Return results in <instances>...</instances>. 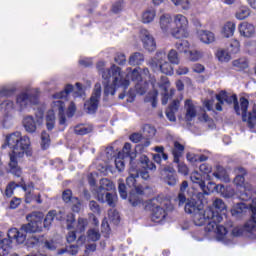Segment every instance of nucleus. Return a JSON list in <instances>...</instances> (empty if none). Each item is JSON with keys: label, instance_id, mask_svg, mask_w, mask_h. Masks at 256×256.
<instances>
[{"label": "nucleus", "instance_id": "nucleus-1", "mask_svg": "<svg viewBox=\"0 0 256 256\" xmlns=\"http://www.w3.org/2000/svg\"><path fill=\"white\" fill-rule=\"evenodd\" d=\"M139 169L130 168V175L126 178V185L132 189L129 193L128 201L132 207H141L143 205V198L145 195V188L141 184H137V179L141 177L144 181H149L151 175L149 171H157V166L148 155L142 154L138 159Z\"/></svg>", "mask_w": 256, "mask_h": 256}, {"label": "nucleus", "instance_id": "nucleus-2", "mask_svg": "<svg viewBox=\"0 0 256 256\" xmlns=\"http://www.w3.org/2000/svg\"><path fill=\"white\" fill-rule=\"evenodd\" d=\"M6 147H9L11 150L9 153L10 161L8 163L9 173L15 177H21V175H23V170L19 167L17 158L22 159L25 155H27V157L33 155V150H31V139L29 136H23L21 132L16 131L6 135L2 149H5Z\"/></svg>", "mask_w": 256, "mask_h": 256}, {"label": "nucleus", "instance_id": "nucleus-3", "mask_svg": "<svg viewBox=\"0 0 256 256\" xmlns=\"http://www.w3.org/2000/svg\"><path fill=\"white\" fill-rule=\"evenodd\" d=\"M57 217V210H50L46 216L42 212H32L26 216L27 224L21 226V231L24 233H41L44 229H49Z\"/></svg>", "mask_w": 256, "mask_h": 256}, {"label": "nucleus", "instance_id": "nucleus-4", "mask_svg": "<svg viewBox=\"0 0 256 256\" xmlns=\"http://www.w3.org/2000/svg\"><path fill=\"white\" fill-rule=\"evenodd\" d=\"M184 211L188 215H192V221L197 227H203L209 220V215H213V209H204L203 202L195 199H188Z\"/></svg>", "mask_w": 256, "mask_h": 256}, {"label": "nucleus", "instance_id": "nucleus-5", "mask_svg": "<svg viewBox=\"0 0 256 256\" xmlns=\"http://www.w3.org/2000/svg\"><path fill=\"white\" fill-rule=\"evenodd\" d=\"M112 84H109L111 79L104 82V95L109 97V95H115L117 89L122 88L124 91L129 89V80L125 79V72L121 71V67L117 65H112Z\"/></svg>", "mask_w": 256, "mask_h": 256}, {"label": "nucleus", "instance_id": "nucleus-6", "mask_svg": "<svg viewBox=\"0 0 256 256\" xmlns=\"http://www.w3.org/2000/svg\"><path fill=\"white\" fill-rule=\"evenodd\" d=\"M27 239V233L25 231L11 228L8 230L7 237L3 232H0V256H9L11 251V245L16 241L18 245L25 243Z\"/></svg>", "mask_w": 256, "mask_h": 256}, {"label": "nucleus", "instance_id": "nucleus-7", "mask_svg": "<svg viewBox=\"0 0 256 256\" xmlns=\"http://www.w3.org/2000/svg\"><path fill=\"white\" fill-rule=\"evenodd\" d=\"M176 28L171 30L172 37L175 39H187L189 37V20L181 14L174 16Z\"/></svg>", "mask_w": 256, "mask_h": 256}, {"label": "nucleus", "instance_id": "nucleus-8", "mask_svg": "<svg viewBox=\"0 0 256 256\" xmlns=\"http://www.w3.org/2000/svg\"><path fill=\"white\" fill-rule=\"evenodd\" d=\"M221 221H223V216L213 210V215H208V220L205 223V225H207L206 231L210 233L212 231H216L217 235L225 237V235L227 234V228L219 224L221 223Z\"/></svg>", "mask_w": 256, "mask_h": 256}, {"label": "nucleus", "instance_id": "nucleus-9", "mask_svg": "<svg viewBox=\"0 0 256 256\" xmlns=\"http://www.w3.org/2000/svg\"><path fill=\"white\" fill-rule=\"evenodd\" d=\"M240 107L242 111V121L248 123L249 129H255L256 125V106H253L252 111H249V100L245 97L240 98Z\"/></svg>", "mask_w": 256, "mask_h": 256}, {"label": "nucleus", "instance_id": "nucleus-10", "mask_svg": "<svg viewBox=\"0 0 256 256\" xmlns=\"http://www.w3.org/2000/svg\"><path fill=\"white\" fill-rule=\"evenodd\" d=\"M101 100V84L96 83L92 95L89 100L84 103V109L89 115H95L99 109V101Z\"/></svg>", "mask_w": 256, "mask_h": 256}, {"label": "nucleus", "instance_id": "nucleus-11", "mask_svg": "<svg viewBox=\"0 0 256 256\" xmlns=\"http://www.w3.org/2000/svg\"><path fill=\"white\" fill-rule=\"evenodd\" d=\"M151 219L154 223H161L167 218V210L159 206V198L150 201Z\"/></svg>", "mask_w": 256, "mask_h": 256}, {"label": "nucleus", "instance_id": "nucleus-12", "mask_svg": "<svg viewBox=\"0 0 256 256\" xmlns=\"http://www.w3.org/2000/svg\"><path fill=\"white\" fill-rule=\"evenodd\" d=\"M158 87L162 91V105H167V103H169V99H172L173 95H175V88L169 90V87H171V82L169 81V78L167 76L160 77Z\"/></svg>", "mask_w": 256, "mask_h": 256}, {"label": "nucleus", "instance_id": "nucleus-13", "mask_svg": "<svg viewBox=\"0 0 256 256\" xmlns=\"http://www.w3.org/2000/svg\"><path fill=\"white\" fill-rule=\"evenodd\" d=\"M16 103L20 105L21 108L27 107V103H31V105H39V93H26L23 92L19 94L16 98Z\"/></svg>", "mask_w": 256, "mask_h": 256}, {"label": "nucleus", "instance_id": "nucleus-14", "mask_svg": "<svg viewBox=\"0 0 256 256\" xmlns=\"http://www.w3.org/2000/svg\"><path fill=\"white\" fill-rule=\"evenodd\" d=\"M62 201L66 204L71 203L72 211L74 213H79V211H81V200L79 197L73 196V191L71 189H66L62 192Z\"/></svg>", "mask_w": 256, "mask_h": 256}, {"label": "nucleus", "instance_id": "nucleus-15", "mask_svg": "<svg viewBox=\"0 0 256 256\" xmlns=\"http://www.w3.org/2000/svg\"><path fill=\"white\" fill-rule=\"evenodd\" d=\"M140 33L141 35H143L142 43H143L144 49H146V51H149L150 53H153V51L157 49V44L155 43V39L153 38V36L149 35V31H147V29H142Z\"/></svg>", "mask_w": 256, "mask_h": 256}, {"label": "nucleus", "instance_id": "nucleus-16", "mask_svg": "<svg viewBox=\"0 0 256 256\" xmlns=\"http://www.w3.org/2000/svg\"><path fill=\"white\" fill-rule=\"evenodd\" d=\"M115 184L108 178H102L100 180V186L98 188V201H103L105 197V191H113Z\"/></svg>", "mask_w": 256, "mask_h": 256}, {"label": "nucleus", "instance_id": "nucleus-17", "mask_svg": "<svg viewBox=\"0 0 256 256\" xmlns=\"http://www.w3.org/2000/svg\"><path fill=\"white\" fill-rule=\"evenodd\" d=\"M52 109L58 111L59 125H65L67 123V117L65 116V102L63 100H56L52 103Z\"/></svg>", "mask_w": 256, "mask_h": 256}, {"label": "nucleus", "instance_id": "nucleus-18", "mask_svg": "<svg viewBox=\"0 0 256 256\" xmlns=\"http://www.w3.org/2000/svg\"><path fill=\"white\" fill-rule=\"evenodd\" d=\"M221 93H224V101L228 105L234 104V111L236 115H241V107L239 106V100L237 99V94L229 95V93L226 90H221Z\"/></svg>", "mask_w": 256, "mask_h": 256}, {"label": "nucleus", "instance_id": "nucleus-19", "mask_svg": "<svg viewBox=\"0 0 256 256\" xmlns=\"http://www.w3.org/2000/svg\"><path fill=\"white\" fill-rule=\"evenodd\" d=\"M180 106H181V102L176 99L172 101V103L168 106L166 110V117L172 123H175V121H177V117L175 116V113L179 111Z\"/></svg>", "mask_w": 256, "mask_h": 256}, {"label": "nucleus", "instance_id": "nucleus-20", "mask_svg": "<svg viewBox=\"0 0 256 256\" xmlns=\"http://www.w3.org/2000/svg\"><path fill=\"white\" fill-rule=\"evenodd\" d=\"M171 153L173 155V162L179 163L183 153H185V145L179 143V141H174Z\"/></svg>", "mask_w": 256, "mask_h": 256}, {"label": "nucleus", "instance_id": "nucleus-21", "mask_svg": "<svg viewBox=\"0 0 256 256\" xmlns=\"http://www.w3.org/2000/svg\"><path fill=\"white\" fill-rule=\"evenodd\" d=\"M238 31L242 37L251 38L255 35V26L248 22H242L238 27Z\"/></svg>", "mask_w": 256, "mask_h": 256}, {"label": "nucleus", "instance_id": "nucleus-22", "mask_svg": "<svg viewBox=\"0 0 256 256\" xmlns=\"http://www.w3.org/2000/svg\"><path fill=\"white\" fill-rule=\"evenodd\" d=\"M177 181H179V178L177 177L175 169L165 170L164 183H166V185H169V187H175V185H177Z\"/></svg>", "mask_w": 256, "mask_h": 256}, {"label": "nucleus", "instance_id": "nucleus-23", "mask_svg": "<svg viewBox=\"0 0 256 256\" xmlns=\"http://www.w3.org/2000/svg\"><path fill=\"white\" fill-rule=\"evenodd\" d=\"M97 71L101 73L102 78L104 81H109L111 79V76H113V66L111 68H105V61H99L96 64Z\"/></svg>", "mask_w": 256, "mask_h": 256}, {"label": "nucleus", "instance_id": "nucleus-24", "mask_svg": "<svg viewBox=\"0 0 256 256\" xmlns=\"http://www.w3.org/2000/svg\"><path fill=\"white\" fill-rule=\"evenodd\" d=\"M198 37L200 41L205 45H211V43H215V34L209 30L198 31Z\"/></svg>", "mask_w": 256, "mask_h": 256}, {"label": "nucleus", "instance_id": "nucleus-25", "mask_svg": "<svg viewBox=\"0 0 256 256\" xmlns=\"http://www.w3.org/2000/svg\"><path fill=\"white\" fill-rule=\"evenodd\" d=\"M186 108V121H193L195 117H197V110L195 109V105H193V101L191 99H187L185 101Z\"/></svg>", "mask_w": 256, "mask_h": 256}, {"label": "nucleus", "instance_id": "nucleus-26", "mask_svg": "<svg viewBox=\"0 0 256 256\" xmlns=\"http://www.w3.org/2000/svg\"><path fill=\"white\" fill-rule=\"evenodd\" d=\"M124 79L129 81V85H131V81H134V83H141V81H143V77L141 76V72H139V68H135L128 73L124 72Z\"/></svg>", "mask_w": 256, "mask_h": 256}, {"label": "nucleus", "instance_id": "nucleus-27", "mask_svg": "<svg viewBox=\"0 0 256 256\" xmlns=\"http://www.w3.org/2000/svg\"><path fill=\"white\" fill-rule=\"evenodd\" d=\"M213 176L216 177V179H220V181H224V183H231L229 173L223 166H217L216 172L213 173Z\"/></svg>", "mask_w": 256, "mask_h": 256}, {"label": "nucleus", "instance_id": "nucleus-28", "mask_svg": "<svg viewBox=\"0 0 256 256\" xmlns=\"http://www.w3.org/2000/svg\"><path fill=\"white\" fill-rule=\"evenodd\" d=\"M23 127L27 133H35L37 131V122L33 116H27L23 120Z\"/></svg>", "mask_w": 256, "mask_h": 256}, {"label": "nucleus", "instance_id": "nucleus-29", "mask_svg": "<svg viewBox=\"0 0 256 256\" xmlns=\"http://www.w3.org/2000/svg\"><path fill=\"white\" fill-rule=\"evenodd\" d=\"M173 23V18L171 17V14H163L160 16L159 25L160 29H162L164 32L171 29V25Z\"/></svg>", "mask_w": 256, "mask_h": 256}, {"label": "nucleus", "instance_id": "nucleus-30", "mask_svg": "<svg viewBox=\"0 0 256 256\" xmlns=\"http://www.w3.org/2000/svg\"><path fill=\"white\" fill-rule=\"evenodd\" d=\"M190 180L192 183L198 185L202 191H205L207 186L205 185V180L203 179V175H201V173L197 171L192 172L190 175Z\"/></svg>", "mask_w": 256, "mask_h": 256}, {"label": "nucleus", "instance_id": "nucleus-31", "mask_svg": "<svg viewBox=\"0 0 256 256\" xmlns=\"http://www.w3.org/2000/svg\"><path fill=\"white\" fill-rule=\"evenodd\" d=\"M236 171L239 175L234 178V185H236V187H243L245 185V175H247V170L243 167H238L236 168Z\"/></svg>", "mask_w": 256, "mask_h": 256}, {"label": "nucleus", "instance_id": "nucleus-32", "mask_svg": "<svg viewBox=\"0 0 256 256\" xmlns=\"http://www.w3.org/2000/svg\"><path fill=\"white\" fill-rule=\"evenodd\" d=\"M235 29V22L228 21L222 28V35L226 37V39H229V37H233V35H235Z\"/></svg>", "mask_w": 256, "mask_h": 256}, {"label": "nucleus", "instance_id": "nucleus-33", "mask_svg": "<svg viewBox=\"0 0 256 256\" xmlns=\"http://www.w3.org/2000/svg\"><path fill=\"white\" fill-rule=\"evenodd\" d=\"M55 110H49L46 114V129L53 131L55 129Z\"/></svg>", "mask_w": 256, "mask_h": 256}, {"label": "nucleus", "instance_id": "nucleus-34", "mask_svg": "<svg viewBox=\"0 0 256 256\" xmlns=\"http://www.w3.org/2000/svg\"><path fill=\"white\" fill-rule=\"evenodd\" d=\"M41 149L42 151H47V149H49V147H51V135H49V133H47V131H42L41 132Z\"/></svg>", "mask_w": 256, "mask_h": 256}, {"label": "nucleus", "instance_id": "nucleus-35", "mask_svg": "<svg viewBox=\"0 0 256 256\" xmlns=\"http://www.w3.org/2000/svg\"><path fill=\"white\" fill-rule=\"evenodd\" d=\"M72 91L73 85L67 84L64 90L53 94V99H67V97H69V94L72 93Z\"/></svg>", "mask_w": 256, "mask_h": 256}, {"label": "nucleus", "instance_id": "nucleus-36", "mask_svg": "<svg viewBox=\"0 0 256 256\" xmlns=\"http://www.w3.org/2000/svg\"><path fill=\"white\" fill-rule=\"evenodd\" d=\"M145 61V56L141 52H135L129 58V65H141Z\"/></svg>", "mask_w": 256, "mask_h": 256}, {"label": "nucleus", "instance_id": "nucleus-37", "mask_svg": "<svg viewBox=\"0 0 256 256\" xmlns=\"http://www.w3.org/2000/svg\"><path fill=\"white\" fill-rule=\"evenodd\" d=\"M233 67H236L237 71H245L249 67V62L245 58H239L232 62Z\"/></svg>", "mask_w": 256, "mask_h": 256}, {"label": "nucleus", "instance_id": "nucleus-38", "mask_svg": "<svg viewBox=\"0 0 256 256\" xmlns=\"http://www.w3.org/2000/svg\"><path fill=\"white\" fill-rule=\"evenodd\" d=\"M155 15H157L155 9L146 10L142 14V23H151L155 19Z\"/></svg>", "mask_w": 256, "mask_h": 256}, {"label": "nucleus", "instance_id": "nucleus-39", "mask_svg": "<svg viewBox=\"0 0 256 256\" xmlns=\"http://www.w3.org/2000/svg\"><path fill=\"white\" fill-rule=\"evenodd\" d=\"M249 15H251V10H249L247 6H241L236 12V19L243 21V19H247Z\"/></svg>", "mask_w": 256, "mask_h": 256}, {"label": "nucleus", "instance_id": "nucleus-40", "mask_svg": "<svg viewBox=\"0 0 256 256\" xmlns=\"http://www.w3.org/2000/svg\"><path fill=\"white\" fill-rule=\"evenodd\" d=\"M43 243V236H32L27 240L28 247H39Z\"/></svg>", "mask_w": 256, "mask_h": 256}, {"label": "nucleus", "instance_id": "nucleus-41", "mask_svg": "<svg viewBox=\"0 0 256 256\" xmlns=\"http://www.w3.org/2000/svg\"><path fill=\"white\" fill-rule=\"evenodd\" d=\"M175 47L179 53H187V51H189L190 44L187 40H180L176 42Z\"/></svg>", "mask_w": 256, "mask_h": 256}, {"label": "nucleus", "instance_id": "nucleus-42", "mask_svg": "<svg viewBox=\"0 0 256 256\" xmlns=\"http://www.w3.org/2000/svg\"><path fill=\"white\" fill-rule=\"evenodd\" d=\"M240 50H241V44L239 43V40H237V39L231 40L229 47H228V51L230 53H232V55H235V54L239 53Z\"/></svg>", "mask_w": 256, "mask_h": 256}, {"label": "nucleus", "instance_id": "nucleus-43", "mask_svg": "<svg viewBox=\"0 0 256 256\" xmlns=\"http://www.w3.org/2000/svg\"><path fill=\"white\" fill-rule=\"evenodd\" d=\"M171 62H164L160 64V71L161 73H164V75H173V65H171Z\"/></svg>", "mask_w": 256, "mask_h": 256}, {"label": "nucleus", "instance_id": "nucleus-44", "mask_svg": "<svg viewBox=\"0 0 256 256\" xmlns=\"http://www.w3.org/2000/svg\"><path fill=\"white\" fill-rule=\"evenodd\" d=\"M225 93H222L221 91L216 94V100L218 101V103H216L215 105V109L216 111H223V105H225V98H224Z\"/></svg>", "mask_w": 256, "mask_h": 256}, {"label": "nucleus", "instance_id": "nucleus-45", "mask_svg": "<svg viewBox=\"0 0 256 256\" xmlns=\"http://www.w3.org/2000/svg\"><path fill=\"white\" fill-rule=\"evenodd\" d=\"M115 165L118 171L125 170V161L123 160V154L121 152L117 153V157L115 158Z\"/></svg>", "mask_w": 256, "mask_h": 256}, {"label": "nucleus", "instance_id": "nucleus-46", "mask_svg": "<svg viewBox=\"0 0 256 256\" xmlns=\"http://www.w3.org/2000/svg\"><path fill=\"white\" fill-rule=\"evenodd\" d=\"M167 57L172 65H179V53L175 49L170 50Z\"/></svg>", "mask_w": 256, "mask_h": 256}, {"label": "nucleus", "instance_id": "nucleus-47", "mask_svg": "<svg viewBox=\"0 0 256 256\" xmlns=\"http://www.w3.org/2000/svg\"><path fill=\"white\" fill-rule=\"evenodd\" d=\"M87 238L89 241H99V239H101V233H99V230L89 229L87 231Z\"/></svg>", "mask_w": 256, "mask_h": 256}, {"label": "nucleus", "instance_id": "nucleus-48", "mask_svg": "<svg viewBox=\"0 0 256 256\" xmlns=\"http://www.w3.org/2000/svg\"><path fill=\"white\" fill-rule=\"evenodd\" d=\"M213 206L215 207L216 211L214 213H219L221 215L222 211H225L227 209V206L225 205V202H223L221 199L217 198L213 202Z\"/></svg>", "mask_w": 256, "mask_h": 256}, {"label": "nucleus", "instance_id": "nucleus-49", "mask_svg": "<svg viewBox=\"0 0 256 256\" xmlns=\"http://www.w3.org/2000/svg\"><path fill=\"white\" fill-rule=\"evenodd\" d=\"M91 131H92L91 128H87L83 125H77L74 128L75 135H81V136L89 135V133H91Z\"/></svg>", "mask_w": 256, "mask_h": 256}, {"label": "nucleus", "instance_id": "nucleus-50", "mask_svg": "<svg viewBox=\"0 0 256 256\" xmlns=\"http://www.w3.org/2000/svg\"><path fill=\"white\" fill-rule=\"evenodd\" d=\"M87 225H89L87 218H78L76 230L78 233H84L85 229H87Z\"/></svg>", "mask_w": 256, "mask_h": 256}, {"label": "nucleus", "instance_id": "nucleus-51", "mask_svg": "<svg viewBox=\"0 0 256 256\" xmlns=\"http://www.w3.org/2000/svg\"><path fill=\"white\" fill-rule=\"evenodd\" d=\"M17 187H19V184L15 183V182H10L5 189L4 195L6 197H13V193L15 191V189H17Z\"/></svg>", "mask_w": 256, "mask_h": 256}, {"label": "nucleus", "instance_id": "nucleus-52", "mask_svg": "<svg viewBox=\"0 0 256 256\" xmlns=\"http://www.w3.org/2000/svg\"><path fill=\"white\" fill-rule=\"evenodd\" d=\"M143 133L148 137H155V134L157 133V129L151 126V124H145L143 126Z\"/></svg>", "mask_w": 256, "mask_h": 256}, {"label": "nucleus", "instance_id": "nucleus-53", "mask_svg": "<svg viewBox=\"0 0 256 256\" xmlns=\"http://www.w3.org/2000/svg\"><path fill=\"white\" fill-rule=\"evenodd\" d=\"M247 211V204L238 203L234 209H232V215H241V213H245Z\"/></svg>", "mask_w": 256, "mask_h": 256}, {"label": "nucleus", "instance_id": "nucleus-54", "mask_svg": "<svg viewBox=\"0 0 256 256\" xmlns=\"http://www.w3.org/2000/svg\"><path fill=\"white\" fill-rule=\"evenodd\" d=\"M188 161H191V163H204V161H207L209 159L208 156L205 154L202 155H194L192 157L187 156Z\"/></svg>", "mask_w": 256, "mask_h": 256}, {"label": "nucleus", "instance_id": "nucleus-55", "mask_svg": "<svg viewBox=\"0 0 256 256\" xmlns=\"http://www.w3.org/2000/svg\"><path fill=\"white\" fill-rule=\"evenodd\" d=\"M118 191L120 197H122L123 199L127 198V186L125 185V182H123V179H119Z\"/></svg>", "mask_w": 256, "mask_h": 256}, {"label": "nucleus", "instance_id": "nucleus-56", "mask_svg": "<svg viewBox=\"0 0 256 256\" xmlns=\"http://www.w3.org/2000/svg\"><path fill=\"white\" fill-rule=\"evenodd\" d=\"M60 253H70V255H77L79 253V245H69L62 249Z\"/></svg>", "mask_w": 256, "mask_h": 256}, {"label": "nucleus", "instance_id": "nucleus-57", "mask_svg": "<svg viewBox=\"0 0 256 256\" xmlns=\"http://www.w3.org/2000/svg\"><path fill=\"white\" fill-rule=\"evenodd\" d=\"M150 145L151 140H149V138H146L145 141L136 145V151H138V153H145V149H147V147H149Z\"/></svg>", "mask_w": 256, "mask_h": 256}, {"label": "nucleus", "instance_id": "nucleus-58", "mask_svg": "<svg viewBox=\"0 0 256 256\" xmlns=\"http://www.w3.org/2000/svg\"><path fill=\"white\" fill-rule=\"evenodd\" d=\"M125 2H115L113 5H112V8H111V11L117 15L119 13H121V11H123L124 7H125Z\"/></svg>", "mask_w": 256, "mask_h": 256}, {"label": "nucleus", "instance_id": "nucleus-59", "mask_svg": "<svg viewBox=\"0 0 256 256\" xmlns=\"http://www.w3.org/2000/svg\"><path fill=\"white\" fill-rule=\"evenodd\" d=\"M89 208L90 211L96 213V215H101V206H99V203H97L95 200H91L89 202Z\"/></svg>", "mask_w": 256, "mask_h": 256}, {"label": "nucleus", "instance_id": "nucleus-60", "mask_svg": "<svg viewBox=\"0 0 256 256\" xmlns=\"http://www.w3.org/2000/svg\"><path fill=\"white\" fill-rule=\"evenodd\" d=\"M174 5L179 7V9H182V11H188V9H191V2L189 1H175Z\"/></svg>", "mask_w": 256, "mask_h": 256}, {"label": "nucleus", "instance_id": "nucleus-61", "mask_svg": "<svg viewBox=\"0 0 256 256\" xmlns=\"http://www.w3.org/2000/svg\"><path fill=\"white\" fill-rule=\"evenodd\" d=\"M15 91H17V89H15V88H3L0 90V96L1 97H13V95H15Z\"/></svg>", "mask_w": 256, "mask_h": 256}, {"label": "nucleus", "instance_id": "nucleus-62", "mask_svg": "<svg viewBox=\"0 0 256 256\" xmlns=\"http://www.w3.org/2000/svg\"><path fill=\"white\" fill-rule=\"evenodd\" d=\"M177 164H178V173L184 176L189 175V167L187 166V164L183 162H179Z\"/></svg>", "mask_w": 256, "mask_h": 256}, {"label": "nucleus", "instance_id": "nucleus-63", "mask_svg": "<svg viewBox=\"0 0 256 256\" xmlns=\"http://www.w3.org/2000/svg\"><path fill=\"white\" fill-rule=\"evenodd\" d=\"M189 59L190 61H199V59H201L203 57V52L201 51H190L189 52Z\"/></svg>", "mask_w": 256, "mask_h": 256}, {"label": "nucleus", "instance_id": "nucleus-64", "mask_svg": "<svg viewBox=\"0 0 256 256\" xmlns=\"http://www.w3.org/2000/svg\"><path fill=\"white\" fill-rule=\"evenodd\" d=\"M114 61L118 65H125V63H127V57L123 53H117L114 58Z\"/></svg>", "mask_w": 256, "mask_h": 256}]
</instances>
